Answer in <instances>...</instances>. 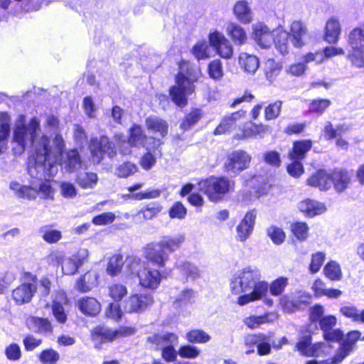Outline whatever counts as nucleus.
Segmentation results:
<instances>
[{"label": "nucleus", "instance_id": "nucleus-1", "mask_svg": "<svg viewBox=\"0 0 364 364\" xmlns=\"http://www.w3.org/2000/svg\"><path fill=\"white\" fill-rule=\"evenodd\" d=\"M259 269L248 266L237 271L230 281V289L233 294L239 295L237 304L245 306L262 299L268 291L269 284L261 281Z\"/></svg>", "mask_w": 364, "mask_h": 364}, {"label": "nucleus", "instance_id": "nucleus-2", "mask_svg": "<svg viewBox=\"0 0 364 364\" xmlns=\"http://www.w3.org/2000/svg\"><path fill=\"white\" fill-rule=\"evenodd\" d=\"M36 156L29 159L28 173L31 178L40 181L46 180L47 177L53 176L57 172V166L50 162L51 146L50 140L46 136H43L35 148Z\"/></svg>", "mask_w": 364, "mask_h": 364}, {"label": "nucleus", "instance_id": "nucleus-3", "mask_svg": "<svg viewBox=\"0 0 364 364\" xmlns=\"http://www.w3.org/2000/svg\"><path fill=\"white\" fill-rule=\"evenodd\" d=\"M184 241L185 236L183 234L164 236L159 242L147 245L146 257L152 264L164 267L168 259V255L178 250Z\"/></svg>", "mask_w": 364, "mask_h": 364}, {"label": "nucleus", "instance_id": "nucleus-4", "mask_svg": "<svg viewBox=\"0 0 364 364\" xmlns=\"http://www.w3.org/2000/svg\"><path fill=\"white\" fill-rule=\"evenodd\" d=\"M198 188L214 203L222 200L234 186V182L226 176H210L198 183Z\"/></svg>", "mask_w": 364, "mask_h": 364}, {"label": "nucleus", "instance_id": "nucleus-5", "mask_svg": "<svg viewBox=\"0 0 364 364\" xmlns=\"http://www.w3.org/2000/svg\"><path fill=\"white\" fill-rule=\"evenodd\" d=\"M147 342L156 346V350H161V357L167 363L176 362L178 350L175 346L178 343V336L173 333H155L147 338Z\"/></svg>", "mask_w": 364, "mask_h": 364}, {"label": "nucleus", "instance_id": "nucleus-6", "mask_svg": "<svg viewBox=\"0 0 364 364\" xmlns=\"http://www.w3.org/2000/svg\"><path fill=\"white\" fill-rule=\"evenodd\" d=\"M176 85L169 88L171 101L179 107H184L188 104V96L195 90L193 80L182 73H178L175 78Z\"/></svg>", "mask_w": 364, "mask_h": 364}, {"label": "nucleus", "instance_id": "nucleus-7", "mask_svg": "<svg viewBox=\"0 0 364 364\" xmlns=\"http://www.w3.org/2000/svg\"><path fill=\"white\" fill-rule=\"evenodd\" d=\"M40 129V121L37 117H32L27 125H17L14 130L13 141L19 146L23 151L28 144L34 146Z\"/></svg>", "mask_w": 364, "mask_h": 364}, {"label": "nucleus", "instance_id": "nucleus-8", "mask_svg": "<svg viewBox=\"0 0 364 364\" xmlns=\"http://www.w3.org/2000/svg\"><path fill=\"white\" fill-rule=\"evenodd\" d=\"M134 328L127 326H121L117 329H112L105 326H97L91 331L95 347L102 348V345L105 343L112 342L118 337L131 336L134 333Z\"/></svg>", "mask_w": 364, "mask_h": 364}, {"label": "nucleus", "instance_id": "nucleus-9", "mask_svg": "<svg viewBox=\"0 0 364 364\" xmlns=\"http://www.w3.org/2000/svg\"><path fill=\"white\" fill-rule=\"evenodd\" d=\"M350 47L348 58L352 65L357 68H364V30L355 28L348 36Z\"/></svg>", "mask_w": 364, "mask_h": 364}, {"label": "nucleus", "instance_id": "nucleus-10", "mask_svg": "<svg viewBox=\"0 0 364 364\" xmlns=\"http://www.w3.org/2000/svg\"><path fill=\"white\" fill-rule=\"evenodd\" d=\"M245 344L249 348L246 354L249 355L255 352V347L257 348V354L266 355L271 353L272 348L275 345L274 334L272 332L267 333H258L247 335L245 338Z\"/></svg>", "mask_w": 364, "mask_h": 364}, {"label": "nucleus", "instance_id": "nucleus-11", "mask_svg": "<svg viewBox=\"0 0 364 364\" xmlns=\"http://www.w3.org/2000/svg\"><path fill=\"white\" fill-rule=\"evenodd\" d=\"M251 161V156L243 150H236L228 154L224 164L225 172L231 177L237 176L247 168Z\"/></svg>", "mask_w": 364, "mask_h": 364}, {"label": "nucleus", "instance_id": "nucleus-12", "mask_svg": "<svg viewBox=\"0 0 364 364\" xmlns=\"http://www.w3.org/2000/svg\"><path fill=\"white\" fill-rule=\"evenodd\" d=\"M90 149L98 164L101 162L105 155L112 159L117 154L114 144L106 136H102L100 139H91Z\"/></svg>", "mask_w": 364, "mask_h": 364}, {"label": "nucleus", "instance_id": "nucleus-13", "mask_svg": "<svg viewBox=\"0 0 364 364\" xmlns=\"http://www.w3.org/2000/svg\"><path fill=\"white\" fill-rule=\"evenodd\" d=\"M38 189L28 186L21 185L18 182L12 181L10 183V188L16 195L22 198L35 199L38 193L43 194L45 198H48L52 193V187L49 183L41 181Z\"/></svg>", "mask_w": 364, "mask_h": 364}, {"label": "nucleus", "instance_id": "nucleus-14", "mask_svg": "<svg viewBox=\"0 0 364 364\" xmlns=\"http://www.w3.org/2000/svg\"><path fill=\"white\" fill-rule=\"evenodd\" d=\"M298 296L284 294L279 299L283 310L287 313H293L307 307L311 301V295L306 292H299Z\"/></svg>", "mask_w": 364, "mask_h": 364}, {"label": "nucleus", "instance_id": "nucleus-15", "mask_svg": "<svg viewBox=\"0 0 364 364\" xmlns=\"http://www.w3.org/2000/svg\"><path fill=\"white\" fill-rule=\"evenodd\" d=\"M208 41L210 46L221 58L230 59L232 57L233 48L223 33L215 31L209 34Z\"/></svg>", "mask_w": 364, "mask_h": 364}, {"label": "nucleus", "instance_id": "nucleus-16", "mask_svg": "<svg viewBox=\"0 0 364 364\" xmlns=\"http://www.w3.org/2000/svg\"><path fill=\"white\" fill-rule=\"evenodd\" d=\"M257 217L255 209L247 212L239 225L236 228V240L245 242L252 235Z\"/></svg>", "mask_w": 364, "mask_h": 364}, {"label": "nucleus", "instance_id": "nucleus-17", "mask_svg": "<svg viewBox=\"0 0 364 364\" xmlns=\"http://www.w3.org/2000/svg\"><path fill=\"white\" fill-rule=\"evenodd\" d=\"M152 147L146 146L147 152L141 159V166L145 170H150L156 164V158L162 156L161 145L163 142L159 139L150 136Z\"/></svg>", "mask_w": 364, "mask_h": 364}, {"label": "nucleus", "instance_id": "nucleus-18", "mask_svg": "<svg viewBox=\"0 0 364 364\" xmlns=\"http://www.w3.org/2000/svg\"><path fill=\"white\" fill-rule=\"evenodd\" d=\"M337 319L332 315L325 316L318 322L321 329L323 331V336L325 341L333 342L342 338L343 331L339 328L333 329L336 325Z\"/></svg>", "mask_w": 364, "mask_h": 364}, {"label": "nucleus", "instance_id": "nucleus-19", "mask_svg": "<svg viewBox=\"0 0 364 364\" xmlns=\"http://www.w3.org/2000/svg\"><path fill=\"white\" fill-rule=\"evenodd\" d=\"M88 251L87 249H80L76 255L66 259L62 264V271L64 274L73 275L80 267L87 261Z\"/></svg>", "mask_w": 364, "mask_h": 364}, {"label": "nucleus", "instance_id": "nucleus-20", "mask_svg": "<svg viewBox=\"0 0 364 364\" xmlns=\"http://www.w3.org/2000/svg\"><path fill=\"white\" fill-rule=\"evenodd\" d=\"M252 30V38L259 46L267 48L271 46L273 34L267 26L263 23H257L253 25Z\"/></svg>", "mask_w": 364, "mask_h": 364}, {"label": "nucleus", "instance_id": "nucleus-21", "mask_svg": "<svg viewBox=\"0 0 364 364\" xmlns=\"http://www.w3.org/2000/svg\"><path fill=\"white\" fill-rule=\"evenodd\" d=\"M325 346L323 342H318L312 344V336L311 334L302 336L296 345V348L302 355L306 356H317L319 350Z\"/></svg>", "mask_w": 364, "mask_h": 364}, {"label": "nucleus", "instance_id": "nucleus-22", "mask_svg": "<svg viewBox=\"0 0 364 364\" xmlns=\"http://www.w3.org/2000/svg\"><path fill=\"white\" fill-rule=\"evenodd\" d=\"M153 301L154 299L151 294H136L131 296L127 301L125 309L128 312L142 311Z\"/></svg>", "mask_w": 364, "mask_h": 364}, {"label": "nucleus", "instance_id": "nucleus-23", "mask_svg": "<svg viewBox=\"0 0 364 364\" xmlns=\"http://www.w3.org/2000/svg\"><path fill=\"white\" fill-rule=\"evenodd\" d=\"M142 127L139 124H134L129 129L128 144L134 147H146L151 144V140H149Z\"/></svg>", "mask_w": 364, "mask_h": 364}, {"label": "nucleus", "instance_id": "nucleus-24", "mask_svg": "<svg viewBox=\"0 0 364 364\" xmlns=\"http://www.w3.org/2000/svg\"><path fill=\"white\" fill-rule=\"evenodd\" d=\"M307 184L310 186L318 188L321 191H327L332 186L331 171L319 169L307 179Z\"/></svg>", "mask_w": 364, "mask_h": 364}, {"label": "nucleus", "instance_id": "nucleus-25", "mask_svg": "<svg viewBox=\"0 0 364 364\" xmlns=\"http://www.w3.org/2000/svg\"><path fill=\"white\" fill-rule=\"evenodd\" d=\"M36 291V288L33 284L24 283L12 291V297L16 304L21 305L30 302Z\"/></svg>", "mask_w": 364, "mask_h": 364}, {"label": "nucleus", "instance_id": "nucleus-26", "mask_svg": "<svg viewBox=\"0 0 364 364\" xmlns=\"http://www.w3.org/2000/svg\"><path fill=\"white\" fill-rule=\"evenodd\" d=\"M332 185L338 193L343 192L350 182V176L348 171L342 168H335L331 171Z\"/></svg>", "mask_w": 364, "mask_h": 364}, {"label": "nucleus", "instance_id": "nucleus-27", "mask_svg": "<svg viewBox=\"0 0 364 364\" xmlns=\"http://www.w3.org/2000/svg\"><path fill=\"white\" fill-rule=\"evenodd\" d=\"M28 328L41 335H48L53 332V326L47 318L31 316L27 321Z\"/></svg>", "mask_w": 364, "mask_h": 364}, {"label": "nucleus", "instance_id": "nucleus-28", "mask_svg": "<svg viewBox=\"0 0 364 364\" xmlns=\"http://www.w3.org/2000/svg\"><path fill=\"white\" fill-rule=\"evenodd\" d=\"M140 284L144 287L156 289L161 281V275L157 269H144L139 274Z\"/></svg>", "mask_w": 364, "mask_h": 364}, {"label": "nucleus", "instance_id": "nucleus-29", "mask_svg": "<svg viewBox=\"0 0 364 364\" xmlns=\"http://www.w3.org/2000/svg\"><path fill=\"white\" fill-rule=\"evenodd\" d=\"M312 141L310 139L294 141L292 149L288 154L289 159L302 161L306 158V154L312 148Z\"/></svg>", "mask_w": 364, "mask_h": 364}, {"label": "nucleus", "instance_id": "nucleus-30", "mask_svg": "<svg viewBox=\"0 0 364 364\" xmlns=\"http://www.w3.org/2000/svg\"><path fill=\"white\" fill-rule=\"evenodd\" d=\"M145 125L149 132H159L162 137L168 134V124L166 121L159 117L152 115L146 117Z\"/></svg>", "mask_w": 364, "mask_h": 364}, {"label": "nucleus", "instance_id": "nucleus-31", "mask_svg": "<svg viewBox=\"0 0 364 364\" xmlns=\"http://www.w3.org/2000/svg\"><path fill=\"white\" fill-rule=\"evenodd\" d=\"M306 27L299 21H295L291 26V42L296 48H301L304 45V39L306 35Z\"/></svg>", "mask_w": 364, "mask_h": 364}, {"label": "nucleus", "instance_id": "nucleus-32", "mask_svg": "<svg viewBox=\"0 0 364 364\" xmlns=\"http://www.w3.org/2000/svg\"><path fill=\"white\" fill-rule=\"evenodd\" d=\"M298 208L300 211L305 213L310 218L323 213L326 210L323 203L311 199L300 202Z\"/></svg>", "mask_w": 364, "mask_h": 364}, {"label": "nucleus", "instance_id": "nucleus-33", "mask_svg": "<svg viewBox=\"0 0 364 364\" xmlns=\"http://www.w3.org/2000/svg\"><path fill=\"white\" fill-rule=\"evenodd\" d=\"M78 307L82 314L89 316H95L101 310L100 302L93 297H86L80 299Z\"/></svg>", "mask_w": 364, "mask_h": 364}, {"label": "nucleus", "instance_id": "nucleus-34", "mask_svg": "<svg viewBox=\"0 0 364 364\" xmlns=\"http://www.w3.org/2000/svg\"><path fill=\"white\" fill-rule=\"evenodd\" d=\"M341 28L339 21L335 18H331L326 24L324 39L328 43H336L338 41Z\"/></svg>", "mask_w": 364, "mask_h": 364}, {"label": "nucleus", "instance_id": "nucleus-35", "mask_svg": "<svg viewBox=\"0 0 364 364\" xmlns=\"http://www.w3.org/2000/svg\"><path fill=\"white\" fill-rule=\"evenodd\" d=\"M239 64L245 73L253 75L259 67V60L255 55L243 53L240 55Z\"/></svg>", "mask_w": 364, "mask_h": 364}, {"label": "nucleus", "instance_id": "nucleus-36", "mask_svg": "<svg viewBox=\"0 0 364 364\" xmlns=\"http://www.w3.org/2000/svg\"><path fill=\"white\" fill-rule=\"evenodd\" d=\"M272 41L277 50L283 55L289 53V38L290 33L286 31L278 30Z\"/></svg>", "mask_w": 364, "mask_h": 364}, {"label": "nucleus", "instance_id": "nucleus-37", "mask_svg": "<svg viewBox=\"0 0 364 364\" xmlns=\"http://www.w3.org/2000/svg\"><path fill=\"white\" fill-rule=\"evenodd\" d=\"M228 36L237 45H242L247 40V35L245 30L235 23H230L226 28Z\"/></svg>", "mask_w": 364, "mask_h": 364}, {"label": "nucleus", "instance_id": "nucleus-38", "mask_svg": "<svg viewBox=\"0 0 364 364\" xmlns=\"http://www.w3.org/2000/svg\"><path fill=\"white\" fill-rule=\"evenodd\" d=\"M81 157L76 149H72L67 152L64 161V168L67 172L72 173L77 171L81 166Z\"/></svg>", "mask_w": 364, "mask_h": 364}, {"label": "nucleus", "instance_id": "nucleus-39", "mask_svg": "<svg viewBox=\"0 0 364 364\" xmlns=\"http://www.w3.org/2000/svg\"><path fill=\"white\" fill-rule=\"evenodd\" d=\"M361 333L359 331L354 330L349 331L346 335L343 332L341 338L333 340V342H337L344 348L349 349L352 352L356 342L360 338Z\"/></svg>", "mask_w": 364, "mask_h": 364}, {"label": "nucleus", "instance_id": "nucleus-40", "mask_svg": "<svg viewBox=\"0 0 364 364\" xmlns=\"http://www.w3.org/2000/svg\"><path fill=\"white\" fill-rule=\"evenodd\" d=\"M233 12L242 23H248L252 20L251 10L245 1H237L233 8Z\"/></svg>", "mask_w": 364, "mask_h": 364}, {"label": "nucleus", "instance_id": "nucleus-41", "mask_svg": "<svg viewBox=\"0 0 364 364\" xmlns=\"http://www.w3.org/2000/svg\"><path fill=\"white\" fill-rule=\"evenodd\" d=\"M98 181L97 175L95 173L82 172L76 176L75 181L82 188H93Z\"/></svg>", "mask_w": 364, "mask_h": 364}, {"label": "nucleus", "instance_id": "nucleus-42", "mask_svg": "<svg viewBox=\"0 0 364 364\" xmlns=\"http://www.w3.org/2000/svg\"><path fill=\"white\" fill-rule=\"evenodd\" d=\"M282 66L279 63L276 62L274 59H268L264 64V73L266 78L270 82H272L279 75Z\"/></svg>", "mask_w": 364, "mask_h": 364}, {"label": "nucleus", "instance_id": "nucleus-43", "mask_svg": "<svg viewBox=\"0 0 364 364\" xmlns=\"http://www.w3.org/2000/svg\"><path fill=\"white\" fill-rule=\"evenodd\" d=\"M202 117L200 109H194L190 113L186 115L180 124V128L183 132L191 129L198 122Z\"/></svg>", "mask_w": 364, "mask_h": 364}, {"label": "nucleus", "instance_id": "nucleus-44", "mask_svg": "<svg viewBox=\"0 0 364 364\" xmlns=\"http://www.w3.org/2000/svg\"><path fill=\"white\" fill-rule=\"evenodd\" d=\"M176 268L186 277L194 280L200 277L198 268L189 262H180L176 264Z\"/></svg>", "mask_w": 364, "mask_h": 364}, {"label": "nucleus", "instance_id": "nucleus-45", "mask_svg": "<svg viewBox=\"0 0 364 364\" xmlns=\"http://www.w3.org/2000/svg\"><path fill=\"white\" fill-rule=\"evenodd\" d=\"M196 292L192 289H183L176 298L174 305L176 306L192 304L196 301Z\"/></svg>", "mask_w": 364, "mask_h": 364}, {"label": "nucleus", "instance_id": "nucleus-46", "mask_svg": "<svg viewBox=\"0 0 364 364\" xmlns=\"http://www.w3.org/2000/svg\"><path fill=\"white\" fill-rule=\"evenodd\" d=\"M340 312L353 321L364 323V309L359 311L355 306H344L341 307Z\"/></svg>", "mask_w": 364, "mask_h": 364}, {"label": "nucleus", "instance_id": "nucleus-47", "mask_svg": "<svg viewBox=\"0 0 364 364\" xmlns=\"http://www.w3.org/2000/svg\"><path fill=\"white\" fill-rule=\"evenodd\" d=\"M323 272L325 275L332 281H339L342 277L341 267L336 261L328 262L323 268Z\"/></svg>", "mask_w": 364, "mask_h": 364}, {"label": "nucleus", "instance_id": "nucleus-48", "mask_svg": "<svg viewBox=\"0 0 364 364\" xmlns=\"http://www.w3.org/2000/svg\"><path fill=\"white\" fill-rule=\"evenodd\" d=\"M39 233L41 234L44 241L50 244L58 242L62 237L60 231L51 229L48 226L41 227L39 229Z\"/></svg>", "mask_w": 364, "mask_h": 364}, {"label": "nucleus", "instance_id": "nucleus-49", "mask_svg": "<svg viewBox=\"0 0 364 364\" xmlns=\"http://www.w3.org/2000/svg\"><path fill=\"white\" fill-rule=\"evenodd\" d=\"M209 77L214 80H220L224 75L223 64L220 60L216 59L210 61L208 65Z\"/></svg>", "mask_w": 364, "mask_h": 364}, {"label": "nucleus", "instance_id": "nucleus-50", "mask_svg": "<svg viewBox=\"0 0 364 364\" xmlns=\"http://www.w3.org/2000/svg\"><path fill=\"white\" fill-rule=\"evenodd\" d=\"M288 279L284 277H279L274 280L268 287L271 295L277 296L281 295L288 285Z\"/></svg>", "mask_w": 364, "mask_h": 364}, {"label": "nucleus", "instance_id": "nucleus-51", "mask_svg": "<svg viewBox=\"0 0 364 364\" xmlns=\"http://www.w3.org/2000/svg\"><path fill=\"white\" fill-rule=\"evenodd\" d=\"M123 258L121 255L112 257L107 264V273L112 277L117 275L122 271Z\"/></svg>", "mask_w": 364, "mask_h": 364}, {"label": "nucleus", "instance_id": "nucleus-52", "mask_svg": "<svg viewBox=\"0 0 364 364\" xmlns=\"http://www.w3.org/2000/svg\"><path fill=\"white\" fill-rule=\"evenodd\" d=\"M38 359L43 364H55L60 359V355L56 350L48 348L40 353Z\"/></svg>", "mask_w": 364, "mask_h": 364}, {"label": "nucleus", "instance_id": "nucleus-53", "mask_svg": "<svg viewBox=\"0 0 364 364\" xmlns=\"http://www.w3.org/2000/svg\"><path fill=\"white\" fill-rule=\"evenodd\" d=\"M267 235L277 245L282 244L286 237L283 230L275 225H271L267 229Z\"/></svg>", "mask_w": 364, "mask_h": 364}, {"label": "nucleus", "instance_id": "nucleus-54", "mask_svg": "<svg viewBox=\"0 0 364 364\" xmlns=\"http://www.w3.org/2000/svg\"><path fill=\"white\" fill-rule=\"evenodd\" d=\"M331 101L327 99H316L312 100L309 106L310 112L321 115L331 105Z\"/></svg>", "mask_w": 364, "mask_h": 364}, {"label": "nucleus", "instance_id": "nucleus-55", "mask_svg": "<svg viewBox=\"0 0 364 364\" xmlns=\"http://www.w3.org/2000/svg\"><path fill=\"white\" fill-rule=\"evenodd\" d=\"M208 48V46L206 41H199L193 46L191 53L198 60H204L209 57Z\"/></svg>", "mask_w": 364, "mask_h": 364}, {"label": "nucleus", "instance_id": "nucleus-56", "mask_svg": "<svg viewBox=\"0 0 364 364\" xmlns=\"http://www.w3.org/2000/svg\"><path fill=\"white\" fill-rule=\"evenodd\" d=\"M186 338L190 343H206L210 340V336L202 330L190 331Z\"/></svg>", "mask_w": 364, "mask_h": 364}, {"label": "nucleus", "instance_id": "nucleus-57", "mask_svg": "<svg viewBox=\"0 0 364 364\" xmlns=\"http://www.w3.org/2000/svg\"><path fill=\"white\" fill-rule=\"evenodd\" d=\"M161 210L162 206L159 203L154 202L148 204L144 208L141 209L139 214H142L144 219L151 220Z\"/></svg>", "mask_w": 364, "mask_h": 364}, {"label": "nucleus", "instance_id": "nucleus-58", "mask_svg": "<svg viewBox=\"0 0 364 364\" xmlns=\"http://www.w3.org/2000/svg\"><path fill=\"white\" fill-rule=\"evenodd\" d=\"M290 160L291 162L287 166V173L295 178H299L304 172L302 161L295 159Z\"/></svg>", "mask_w": 364, "mask_h": 364}, {"label": "nucleus", "instance_id": "nucleus-59", "mask_svg": "<svg viewBox=\"0 0 364 364\" xmlns=\"http://www.w3.org/2000/svg\"><path fill=\"white\" fill-rule=\"evenodd\" d=\"M309 227L306 223L297 222L291 225V231L299 240L304 241L307 238Z\"/></svg>", "mask_w": 364, "mask_h": 364}, {"label": "nucleus", "instance_id": "nucleus-60", "mask_svg": "<svg viewBox=\"0 0 364 364\" xmlns=\"http://www.w3.org/2000/svg\"><path fill=\"white\" fill-rule=\"evenodd\" d=\"M326 255L323 252H318L313 254L311 261L309 265V271L312 274L318 272L323 264Z\"/></svg>", "mask_w": 364, "mask_h": 364}, {"label": "nucleus", "instance_id": "nucleus-61", "mask_svg": "<svg viewBox=\"0 0 364 364\" xmlns=\"http://www.w3.org/2000/svg\"><path fill=\"white\" fill-rule=\"evenodd\" d=\"M136 171L137 167L135 164L131 162H125L118 166L116 174L120 178H127L134 174Z\"/></svg>", "mask_w": 364, "mask_h": 364}, {"label": "nucleus", "instance_id": "nucleus-62", "mask_svg": "<svg viewBox=\"0 0 364 364\" xmlns=\"http://www.w3.org/2000/svg\"><path fill=\"white\" fill-rule=\"evenodd\" d=\"M199 354L200 350L196 346L189 344L181 346L178 349V355L184 358H196Z\"/></svg>", "mask_w": 364, "mask_h": 364}, {"label": "nucleus", "instance_id": "nucleus-63", "mask_svg": "<svg viewBox=\"0 0 364 364\" xmlns=\"http://www.w3.org/2000/svg\"><path fill=\"white\" fill-rule=\"evenodd\" d=\"M282 105V101L277 100L274 103L269 104L265 108V117L267 120H272L276 119L281 111V107Z\"/></svg>", "mask_w": 364, "mask_h": 364}, {"label": "nucleus", "instance_id": "nucleus-64", "mask_svg": "<svg viewBox=\"0 0 364 364\" xmlns=\"http://www.w3.org/2000/svg\"><path fill=\"white\" fill-rule=\"evenodd\" d=\"M187 214V209L181 202H176L169 209L171 218L183 219Z\"/></svg>", "mask_w": 364, "mask_h": 364}]
</instances>
